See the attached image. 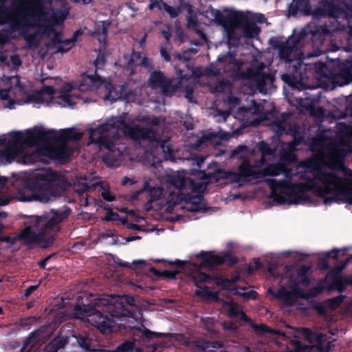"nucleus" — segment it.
<instances>
[{
  "mask_svg": "<svg viewBox=\"0 0 352 352\" xmlns=\"http://www.w3.org/2000/svg\"><path fill=\"white\" fill-rule=\"evenodd\" d=\"M10 138L7 139L5 135L0 137V146H3L1 155L5 157L7 161L14 160L21 151V145L28 147L47 144L51 141L69 142L78 141L82 137V133L75 131L73 128L60 129L58 136L54 129L45 130L40 127L34 131L28 129L25 135L21 131L12 132Z\"/></svg>",
  "mask_w": 352,
  "mask_h": 352,
  "instance_id": "1",
  "label": "nucleus"
},
{
  "mask_svg": "<svg viewBox=\"0 0 352 352\" xmlns=\"http://www.w3.org/2000/svg\"><path fill=\"white\" fill-rule=\"evenodd\" d=\"M126 113L111 117L107 121L95 129L89 130V142L96 143L102 148H104L113 155H120L122 151L118 148L116 142L119 140V131L134 140L150 139L153 131L148 128L140 125L132 126L126 123Z\"/></svg>",
  "mask_w": 352,
  "mask_h": 352,
  "instance_id": "2",
  "label": "nucleus"
},
{
  "mask_svg": "<svg viewBox=\"0 0 352 352\" xmlns=\"http://www.w3.org/2000/svg\"><path fill=\"white\" fill-rule=\"evenodd\" d=\"M72 213L69 207L65 206L63 209H51L49 212L38 216H31L25 221L27 225L16 239L23 243L30 245L45 241L52 244L55 234L59 231L60 224L66 220Z\"/></svg>",
  "mask_w": 352,
  "mask_h": 352,
  "instance_id": "3",
  "label": "nucleus"
},
{
  "mask_svg": "<svg viewBox=\"0 0 352 352\" xmlns=\"http://www.w3.org/2000/svg\"><path fill=\"white\" fill-rule=\"evenodd\" d=\"M80 296L78 297V303L74 308V315L77 318H86L87 322L96 327L102 333L112 331L114 321L109 317L121 318L122 317L134 318V312L124 305L117 306L109 305V300L102 298L96 300L94 305L80 304Z\"/></svg>",
  "mask_w": 352,
  "mask_h": 352,
  "instance_id": "4",
  "label": "nucleus"
},
{
  "mask_svg": "<svg viewBox=\"0 0 352 352\" xmlns=\"http://www.w3.org/2000/svg\"><path fill=\"white\" fill-rule=\"evenodd\" d=\"M23 201L42 203L60 197L65 191V181L50 168L38 170L24 183Z\"/></svg>",
  "mask_w": 352,
  "mask_h": 352,
  "instance_id": "5",
  "label": "nucleus"
},
{
  "mask_svg": "<svg viewBox=\"0 0 352 352\" xmlns=\"http://www.w3.org/2000/svg\"><path fill=\"white\" fill-rule=\"evenodd\" d=\"M217 61L223 66H236V69L231 73L232 79L234 81L243 80L245 85H248L251 89L258 90L261 93H265L266 85L273 81V76L270 74L265 73L260 69L248 68L246 71H242L241 63L236 59L234 54L230 52L219 55Z\"/></svg>",
  "mask_w": 352,
  "mask_h": 352,
  "instance_id": "6",
  "label": "nucleus"
},
{
  "mask_svg": "<svg viewBox=\"0 0 352 352\" xmlns=\"http://www.w3.org/2000/svg\"><path fill=\"white\" fill-rule=\"evenodd\" d=\"M268 184L272 189L279 188L282 192L286 193L289 198V204H298L302 201L309 199V197L305 195L307 192H314L318 197H323L327 195L329 186H321L314 179L310 180V183H292L289 181H277L272 179L269 180Z\"/></svg>",
  "mask_w": 352,
  "mask_h": 352,
  "instance_id": "7",
  "label": "nucleus"
},
{
  "mask_svg": "<svg viewBox=\"0 0 352 352\" xmlns=\"http://www.w3.org/2000/svg\"><path fill=\"white\" fill-rule=\"evenodd\" d=\"M310 269V266L301 265L297 268L295 274H289L288 283L291 291H288L285 287L280 285L276 292H273L271 289L268 292L272 293L275 298L283 300L284 305L287 306L294 305L298 298L307 299L313 295H305L298 285L301 284L304 286L309 285L310 278L308 274Z\"/></svg>",
  "mask_w": 352,
  "mask_h": 352,
  "instance_id": "8",
  "label": "nucleus"
},
{
  "mask_svg": "<svg viewBox=\"0 0 352 352\" xmlns=\"http://www.w3.org/2000/svg\"><path fill=\"white\" fill-rule=\"evenodd\" d=\"M250 148L245 145H239L234 148L230 154L231 158H236L242 160L239 166V177L259 179L262 177L261 170H254L249 161Z\"/></svg>",
  "mask_w": 352,
  "mask_h": 352,
  "instance_id": "9",
  "label": "nucleus"
},
{
  "mask_svg": "<svg viewBox=\"0 0 352 352\" xmlns=\"http://www.w3.org/2000/svg\"><path fill=\"white\" fill-rule=\"evenodd\" d=\"M305 167L309 171L305 170L300 173V178L310 183V180L321 182V186H329L334 173L327 172L323 167L315 160H309L305 163Z\"/></svg>",
  "mask_w": 352,
  "mask_h": 352,
  "instance_id": "10",
  "label": "nucleus"
},
{
  "mask_svg": "<svg viewBox=\"0 0 352 352\" xmlns=\"http://www.w3.org/2000/svg\"><path fill=\"white\" fill-rule=\"evenodd\" d=\"M197 257L201 259L200 267L210 269L223 264L231 267L239 261L238 258L233 256L230 251L223 252L219 255H214L211 252L201 251Z\"/></svg>",
  "mask_w": 352,
  "mask_h": 352,
  "instance_id": "11",
  "label": "nucleus"
},
{
  "mask_svg": "<svg viewBox=\"0 0 352 352\" xmlns=\"http://www.w3.org/2000/svg\"><path fill=\"white\" fill-rule=\"evenodd\" d=\"M301 333L302 338L311 344L316 343L320 352H331L336 340L332 338L333 333H314L308 328H302Z\"/></svg>",
  "mask_w": 352,
  "mask_h": 352,
  "instance_id": "12",
  "label": "nucleus"
},
{
  "mask_svg": "<svg viewBox=\"0 0 352 352\" xmlns=\"http://www.w3.org/2000/svg\"><path fill=\"white\" fill-rule=\"evenodd\" d=\"M352 261V255L347 257L344 262H341L338 266H336L333 270L332 283L330 289H335L340 293L346 291V285H352V276H340V273L346 267V266Z\"/></svg>",
  "mask_w": 352,
  "mask_h": 352,
  "instance_id": "13",
  "label": "nucleus"
},
{
  "mask_svg": "<svg viewBox=\"0 0 352 352\" xmlns=\"http://www.w3.org/2000/svg\"><path fill=\"white\" fill-rule=\"evenodd\" d=\"M148 83L153 89L160 88L162 94L166 96H171L175 91L172 80L166 78L164 73L160 70H155L151 73Z\"/></svg>",
  "mask_w": 352,
  "mask_h": 352,
  "instance_id": "14",
  "label": "nucleus"
},
{
  "mask_svg": "<svg viewBox=\"0 0 352 352\" xmlns=\"http://www.w3.org/2000/svg\"><path fill=\"white\" fill-rule=\"evenodd\" d=\"M331 192H338V194H341V196H342V198H341L342 202L352 205V190L348 188L346 186V180L344 178L338 176L336 173H334L329 186L327 195H329Z\"/></svg>",
  "mask_w": 352,
  "mask_h": 352,
  "instance_id": "15",
  "label": "nucleus"
},
{
  "mask_svg": "<svg viewBox=\"0 0 352 352\" xmlns=\"http://www.w3.org/2000/svg\"><path fill=\"white\" fill-rule=\"evenodd\" d=\"M270 44L276 50H278L280 59L285 63H291L294 60L293 54L296 52V43L292 45H289V41L283 42L276 38L270 39Z\"/></svg>",
  "mask_w": 352,
  "mask_h": 352,
  "instance_id": "16",
  "label": "nucleus"
},
{
  "mask_svg": "<svg viewBox=\"0 0 352 352\" xmlns=\"http://www.w3.org/2000/svg\"><path fill=\"white\" fill-rule=\"evenodd\" d=\"M102 85L104 86L105 91L104 99L110 101L111 103L119 100L126 99L127 97L126 87L124 85H117L103 79Z\"/></svg>",
  "mask_w": 352,
  "mask_h": 352,
  "instance_id": "17",
  "label": "nucleus"
},
{
  "mask_svg": "<svg viewBox=\"0 0 352 352\" xmlns=\"http://www.w3.org/2000/svg\"><path fill=\"white\" fill-rule=\"evenodd\" d=\"M102 82L103 78L95 70L94 74L82 73L80 75L78 87L81 92H86L97 89L102 85Z\"/></svg>",
  "mask_w": 352,
  "mask_h": 352,
  "instance_id": "18",
  "label": "nucleus"
},
{
  "mask_svg": "<svg viewBox=\"0 0 352 352\" xmlns=\"http://www.w3.org/2000/svg\"><path fill=\"white\" fill-rule=\"evenodd\" d=\"M235 21L237 23L239 29L242 31L243 36L248 38H256L261 32V28L256 23L243 14L236 16Z\"/></svg>",
  "mask_w": 352,
  "mask_h": 352,
  "instance_id": "19",
  "label": "nucleus"
},
{
  "mask_svg": "<svg viewBox=\"0 0 352 352\" xmlns=\"http://www.w3.org/2000/svg\"><path fill=\"white\" fill-rule=\"evenodd\" d=\"M297 65H294L295 72L298 74L300 79L304 78V74L307 72L314 71L316 73L324 74L327 69V65L324 63L318 61L314 63H305L301 59L297 60Z\"/></svg>",
  "mask_w": 352,
  "mask_h": 352,
  "instance_id": "20",
  "label": "nucleus"
},
{
  "mask_svg": "<svg viewBox=\"0 0 352 352\" xmlns=\"http://www.w3.org/2000/svg\"><path fill=\"white\" fill-rule=\"evenodd\" d=\"M166 182L170 186L174 187L179 191L194 188L195 183L190 177H186L179 173L168 175Z\"/></svg>",
  "mask_w": 352,
  "mask_h": 352,
  "instance_id": "21",
  "label": "nucleus"
},
{
  "mask_svg": "<svg viewBox=\"0 0 352 352\" xmlns=\"http://www.w3.org/2000/svg\"><path fill=\"white\" fill-rule=\"evenodd\" d=\"M318 11L322 15L336 18L342 13V10L333 0H325L320 3Z\"/></svg>",
  "mask_w": 352,
  "mask_h": 352,
  "instance_id": "22",
  "label": "nucleus"
},
{
  "mask_svg": "<svg viewBox=\"0 0 352 352\" xmlns=\"http://www.w3.org/2000/svg\"><path fill=\"white\" fill-rule=\"evenodd\" d=\"M23 18L15 19L12 11L7 7H3L0 10V23H10L13 29L21 30L25 25H22Z\"/></svg>",
  "mask_w": 352,
  "mask_h": 352,
  "instance_id": "23",
  "label": "nucleus"
},
{
  "mask_svg": "<svg viewBox=\"0 0 352 352\" xmlns=\"http://www.w3.org/2000/svg\"><path fill=\"white\" fill-rule=\"evenodd\" d=\"M324 166L333 170H343L345 169L344 159L341 155L333 153L324 161Z\"/></svg>",
  "mask_w": 352,
  "mask_h": 352,
  "instance_id": "24",
  "label": "nucleus"
},
{
  "mask_svg": "<svg viewBox=\"0 0 352 352\" xmlns=\"http://www.w3.org/2000/svg\"><path fill=\"white\" fill-rule=\"evenodd\" d=\"M26 2L29 3L28 6L22 5L19 6L17 9L22 8L25 10L27 9L25 11L27 17L32 19L35 14H43V10L41 0H24L23 4H25Z\"/></svg>",
  "mask_w": 352,
  "mask_h": 352,
  "instance_id": "25",
  "label": "nucleus"
},
{
  "mask_svg": "<svg viewBox=\"0 0 352 352\" xmlns=\"http://www.w3.org/2000/svg\"><path fill=\"white\" fill-rule=\"evenodd\" d=\"M309 2L307 0H293L290 3L288 12L291 16H296L299 12L309 14Z\"/></svg>",
  "mask_w": 352,
  "mask_h": 352,
  "instance_id": "26",
  "label": "nucleus"
},
{
  "mask_svg": "<svg viewBox=\"0 0 352 352\" xmlns=\"http://www.w3.org/2000/svg\"><path fill=\"white\" fill-rule=\"evenodd\" d=\"M189 201L186 202L184 208L188 211L192 212H206L207 210L205 206H201V201L203 199V196L201 195L190 197L189 198Z\"/></svg>",
  "mask_w": 352,
  "mask_h": 352,
  "instance_id": "27",
  "label": "nucleus"
},
{
  "mask_svg": "<svg viewBox=\"0 0 352 352\" xmlns=\"http://www.w3.org/2000/svg\"><path fill=\"white\" fill-rule=\"evenodd\" d=\"M239 28L237 23L232 24L226 28L228 43L230 45L237 47L240 43L241 35L236 31Z\"/></svg>",
  "mask_w": 352,
  "mask_h": 352,
  "instance_id": "28",
  "label": "nucleus"
},
{
  "mask_svg": "<svg viewBox=\"0 0 352 352\" xmlns=\"http://www.w3.org/2000/svg\"><path fill=\"white\" fill-rule=\"evenodd\" d=\"M135 329L140 333V338L146 341H150L155 338H166L167 334L164 333H158L152 331L148 329H146L144 326L135 327Z\"/></svg>",
  "mask_w": 352,
  "mask_h": 352,
  "instance_id": "29",
  "label": "nucleus"
},
{
  "mask_svg": "<svg viewBox=\"0 0 352 352\" xmlns=\"http://www.w3.org/2000/svg\"><path fill=\"white\" fill-rule=\"evenodd\" d=\"M230 173L223 169L217 168L212 173H205L204 178L208 179L210 182H218L221 179H228Z\"/></svg>",
  "mask_w": 352,
  "mask_h": 352,
  "instance_id": "30",
  "label": "nucleus"
},
{
  "mask_svg": "<svg viewBox=\"0 0 352 352\" xmlns=\"http://www.w3.org/2000/svg\"><path fill=\"white\" fill-rule=\"evenodd\" d=\"M52 158L66 162L69 159V153L66 147L54 148L51 151Z\"/></svg>",
  "mask_w": 352,
  "mask_h": 352,
  "instance_id": "31",
  "label": "nucleus"
},
{
  "mask_svg": "<svg viewBox=\"0 0 352 352\" xmlns=\"http://www.w3.org/2000/svg\"><path fill=\"white\" fill-rule=\"evenodd\" d=\"M160 148L164 154L166 160H173L175 158V153L169 139L162 140L160 142Z\"/></svg>",
  "mask_w": 352,
  "mask_h": 352,
  "instance_id": "32",
  "label": "nucleus"
},
{
  "mask_svg": "<svg viewBox=\"0 0 352 352\" xmlns=\"http://www.w3.org/2000/svg\"><path fill=\"white\" fill-rule=\"evenodd\" d=\"M346 298V296L340 294L336 297L328 298L324 301V304L332 309H336L340 306Z\"/></svg>",
  "mask_w": 352,
  "mask_h": 352,
  "instance_id": "33",
  "label": "nucleus"
},
{
  "mask_svg": "<svg viewBox=\"0 0 352 352\" xmlns=\"http://www.w3.org/2000/svg\"><path fill=\"white\" fill-rule=\"evenodd\" d=\"M193 279L195 285L199 289L202 288L201 285H200L201 283H210L212 280L210 275L202 272H199L195 274L193 276Z\"/></svg>",
  "mask_w": 352,
  "mask_h": 352,
  "instance_id": "34",
  "label": "nucleus"
},
{
  "mask_svg": "<svg viewBox=\"0 0 352 352\" xmlns=\"http://www.w3.org/2000/svg\"><path fill=\"white\" fill-rule=\"evenodd\" d=\"M283 166L279 164L271 165L264 170H261L263 172L262 177L270 175V176H276L278 175L283 169Z\"/></svg>",
  "mask_w": 352,
  "mask_h": 352,
  "instance_id": "35",
  "label": "nucleus"
},
{
  "mask_svg": "<svg viewBox=\"0 0 352 352\" xmlns=\"http://www.w3.org/2000/svg\"><path fill=\"white\" fill-rule=\"evenodd\" d=\"M339 74L340 76L349 79L352 78V61L347 60L346 63L340 65Z\"/></svg>",
  "mask_w": 352,
  "mask_h": 352,
  "instance_id": "36",
  "label": "nucleus"
},
{
  "mask_svg": "<svg viewBox=\"0 0 352 352\" xmlns=\"http://www.w3.org/2000/svg\"><path fill=\"white\" fill-rule=\"evenodd\" d=\"M156 276L164 277L169 279H176L177 275L179 273L177 270H164L159 271L155 268L151 270Z\"/></svg>",
  "mask_w": 352,
  "mask_h": 352,
  "instance_id": "37",
  "label": "nucleus"
},
{
  "mask_svg": "<svg viewBox=\"0 0 352 352\" xmlns=\"http://www.w3.org/2000/svg\"><path fill=\"white\" fill-rule=\"evenodd\" d=\"M258 149L261 152L262 157L272 155L274 153V150L265 141H261L258 143Z\"/></svg>",
  "mask_w": 352,
  "mask_h": 352,
  "instance_id": "38",
  "label": "nucleus"
},
{
  "mask_svg": "<svg viewBox=\"0 0 352 352\" xmlns=\"http://www.w3.org/2000/svg\"><path fill=\"white\" fill-rule=\"evenodd\" d=\"M330 34L331 31L326 25H319L316 27L314 31L312 32V35L314 38L318 36V34H320V38L321 39H325V37L330 35Z\"/></svg>",
  "mask_w": 352,
  "mask_h": 352,
  "instance_id": "39",
  "label": "nucleus"
},
{
  "mask_svg": "<svg viewBox=\"0 0 352 352\" xmlns=\"http://www.w3.org/2000/svg\"><path fill=\"white\" fill-rule=\"evenodd\" d=\"M232 84L227 79H223L219 80L215 85V91L218 93H225L227 91H230Z\"/></svg>",
  "mask_w": 352,
  "mask_h": 352,
  "instance_id": "40",
  "label": "nucleus"
},
{
  "mask_svg": "<svg viewBox=\"0 0 352 352\" xmlns=\"http://www.w3.org/2000/svg\"><path fill=\"white\" fill-rule=\"evenodd\" d=\"M287 124L283 123V121L275 119L272 122V128L278 135H281L287 133Z\"/></svg>",
  "mask_w": 352,
  "mask_h": 352,
  "instance_id": "41",
  "label": "nucleus"
},
{
  "mask_svg": "<svg viewBox=\"0 0 352 352\" xmlns=\"http://www.w3.org/2000/svg\"><path fill=\"white\" fill-rule=\"evenodd\" d=\"M292 138L293 140L288 144V147L291 150H295L298 145L303 143L305 141V136L300 131L292 136Z\"/></svg>",
  "mask_w": 352,
  "mask_h": 352,
  "instance_id": "42",
  "label": "nucleus"
},
{
  "mask_svg": "<svg viewBox=\"0 0 352 352\" xmlns=\"http://www.w3.org/2000/svg\"><path fill=\"white\" fill-rule=\"evenodd\" d=\"M107 62V55L104 52L102 51H99L98 54L94 61V65L95 67V70L98 72V69H101L104 66Z\"/></svg>",
  "mask_w": 352,
  "mask_h": 352,
  "instance_id": "43",
  "label": "nucleus"
},
{
  "mask_svg": "<svg viewBox=\"0 0 352 352\" xmlns=\"http://www.w3.org/2000/svg\"><path fill=\"white\" fill-rule=\"evenodd\" d=\"M162 10L165 11L171 19L177 17L181 12V10L179 7H173L166 3H163Z\"/></svg>",
  "mask_w": 352,
  "mask_h": 352,
  "instance_id": "44",
  "label": "nucleus"
},
{
  "mask_svg": "<svg viewBox=\"0 0 352 352\" xmlns=\"http://www.w3.org/2000/svg\"><path fill=\"white\" fill-rule=\"evenodd\" d=\"M62 41L58 34L54 36L52 39L53 47L55 49V53H64L68 52V49H65L62 45Z\"/></svg>",
  "mask_w": 352,
  "mask_h": 352,
  "instance_id": "45",
  "label": "nucleus"
},
{
  "mask_svg": "<svg viewBox=\"0 0 352 352\" xmlns=\"http://www.w3.org/2000/svg\"><path fill=\"white\" fill-rule=\"evenodd\" d=\"M25 39L29 47H37L40 43L38 34L36 32L26 35Z\"/></svg>",
  "mask_w": 352,
  "mask_h": 352,
  "instance_id": "46",
  "label": "nucleus"
},
{
  "mask_svg": "<svg viewBox=\"0 0 352 352\" xmlns=\"http://www.w3.org/2000/svg\"><path fill=\"white\" fill-rule=\"evenodd\" d=\"M134 347L133 342L126 340L119 344L113 351V352H129Z\"/></svg>",
  "mask_w": 352,
  "mask_h": 352,
  "instance_id": "47",
  "label": "nucleus"
},
{
  "mask_svg": "<svg viewBox=\"0 0 352 352\" xmlns=\"http://www.w3.org/2000/svg\"><path fill=\"white\" fill-rule=\"evenodd\" d=\"M103 208L107 211V214L104 217V220L107 221H118L120 219V215L114 212L109 206L105 205Z\"/></svg>",
  "mask_w": 352,
  "mask_h": 352,
  "instance_id": "48",
  "label": "nucleus"
},
{
  "mask_svg": "<svg viewBox=\"0 0 352 352\" xmlns=\"http://www.w3.org/2000/svg\"><path fill=\"white\" fill-rule=\"evenodd\" d=\"M349 250V248H344L342 250L338 249H334L333 251H331V256L330 258L335 260L337 263H338V266L340 265V263L342 261H339V257L340 256H344L346 254V252Z\"/></svg>",
  "mask_w": 352,
  "mask_h": 352,
  "instance_id": "49",
  "label": "nucleus"
},
{
  "mask_svg": "<svg viewBox=\"0 0 352 352\" xmlns=\"http://www.w3.org/2000/svg\"><path fill=\"white\" fill-rule=\"evenodd\" d=\"M331 192V194H332ZM335 195L331 197H327L325 195L322 198L324 199V203L326 205H331L333 203H340L342 202L341 194H338V192H333Z\"/></svg>",
  "mask_w": 352,
  "mask_h": 352,
  "instance_id": "50",
  "label": "nucleus"
},
{
  "mask_svg": "<svg viewBox=\"0 0 352 352\" xmlns=\"http://www.w3.org/2000/svg\"><path fill=\"white\" fill-rule=\"evenodd\" d=\"M331 192V194H332ZM335 195L331 197H327L325 195L322 198L324 199V203L326 205H331L333 203H340L342 202L341 194H338V192H333Z\"/></svg>",
  "mask_w": 352,
  "mask_h": 352,
  "instance_id": "51",
  "label": "nucleus"
},
{
  "mask_svg": "<svg viewBox=\"0 0 352 352\" xmlns=\"http://www.w3.org/2000/svg\"><path fill=\"white\" fill-rule=\"evenodd\" d=\"M276 189H278V188H276L275 189L272 188V197H273L274 201L279 204H285L286 202H287V198L282 195V192H281V193H276L275 192V190ZM278 189H280V188H278ZM283 194H284V193L283 192ZM285 194L287 195L286 193H285ZM289 201V200L288 201V202Z\"/></svg>",
  "mask_w": 352,
  "mask_h": 352,
  "instance_id": "52",
  "label": "nucleus"
},
{
  "mask_svg": "<svg viewBox=\"0 0 352 352\" xmlns=\"http://www.w3.org/2000/svg\"><path fill=\"white\" fill-rule=\"evenodd\" d=\"M195 346L199 349L201 351H210L209 349L210 348V342L201 340V341H196L194 343Z\"/></svg>",
  "mask_w": 352,
  "mask_h": 352,
  "instance_id": "53",
  "label": "nucleus"
},
{
  "mask_svg": "<svg viewBox=\"0 0 352 352\" xmlns=\"http://www.w3.org/2000/svg\"><path fill=\"white\" fill-rule=\"evenodd\" d=\"M251 327L256 331L261 333H267L272 332V329H270L266 324H257L252 323V324H251Z\"/></svg>",
  "mask_w": 352,
  "mask_h": 352,
  "instance_id": "54",
  "label": "nucleus"
},
{
  "mask_svg": "<svg viewBox=\"0 0 352 352\" xmlns=\"http://www.w3.org/2000/svg\"><path fill=\"white\" fill-rule=\"evenodd\" d=\"M331 252L325 253V256L321 258L319 261V265L322 270H327L329 269V259L330 258Z\"/></svg>",
  "mask_w": 352,
  "mask_h": 352,
  "instance_id": "55",
  "label": "nucleus"
},
{
  "mask_svg": "<svg viewBox=\"0 0 352 352\" xmlns=\"http://www.w3.org/2000/svg\"><path fill=\"white\" fill-rule=\"evenodd\" d=\"M90 189V186L87 183H82L76 187L75 191L80 195L83 196Z\"/></svg>",
  "mask_w": 352,
  "mask_h": 352,
  "instance_id": "56",
  "label": "nucleus"
},
{
  "mask_svg": "<svg viewBox=\"0 0 352 352\" xmlns=\"http://www.w3.org/2000/svg\"><path fill=\"white\" fill-rule=\"evenodd\" d=\"M41 91L42 92L43 96H50L51 100H52L54 99V95L56 93V89L53 86H44Z\"/></svg>",
  "mask_w": 352,
  "mask_h": 352,
  "instance_id": "57",
  "label": "nucleus"
},
{
  "mask_svg": "<svg viewBox=\"0 0 352 352\" xmlns=\"http://www.w3.org/2000/svg\"><path fill=\"white\" fill-rule=\"evenodd\" d=\"M206 72L209 76L214 77H217L221 74V69L213 65H211L209 67H208L206 69Z\"/></svg>",
  "mask_w": 352,
  "mask_h": 352,
  "instance_id": "58",
  "label": "nucleus"
},
{
  "mask_svg": "<svg viewBox=\"0 0 352 352\" xmlns=\"http://www.w3.org/2000/svg\"><path fill=\"white\" fill-rule=\"evenodd\" d=\"M240 311L236 304H232L228 311V314L230 318H236L239 316Z\"/></svg>",
  "mask_w": 352,
  "mask_h": 352,
  "instance_id": "59",
  "label": "nucleus"
},
{
  "mask_svg": "<svg viewBox=\"0 0 352 352\" xmlns=\"http://www.w3.org/2000/svg\"><path fill=\"white\" fill-rule=\"evenodd\" d=\"M139 65L146 69H148V70H151L153 69L152 60L146 56H144L142 58V60L139 63Z\"/></svg>",
  "mask_w": 352,
  "mask_h": 352,
  "instance_id": "60",
  "label": "nucleus"
},
{
  "mask_svg": "<svg viewBox=\"0 0 352 352\" xmlns=\"http://www.w3.org/2000/svg\"><path fill=\"white\" fill-rule=\"evenodd\" d=\"M113 262L117 265V266L120 267H125L129 269H133V265L128 262H125L122 261L119 257L115 256L113 257Z\"/></svg>",
  "mask_w": 352,
  "mask_h": 352,
  "instance_id": "61",
  "label": "nucleus"
},
{
  "mask_svg": "<svg viewBox=\"0 0 352 352\" xmlns=\"http://www.w3.org/2000/svg\"><path fill=\"white\" fill-rule=\"evenodd\" d=\"M59 349L63 348L67 344L66 340L61 336H56L51 340Z\"/></svg>",
  "mask_w": 352,
  "mask_h": 352,
  "instance_id": "62",
  "label": "nucleus"
},
{
  "mask_svg": "<svg viewBox=\"0 0 352 352\" xmlns=\"http://www.w3.org/2000/svg\"><path fill=\"white\" fill-rule=\"evenodd\" d=\"M101 197L107 201H113L116 200V196L114 195H113L109 190L108 189H106V190H104V191H102L101 192Z\"/></svg>",
  "mask_w": 352,
  "mask_h": 352,
  "instance_id": "63",
  "label": "nucleus"
},
{
  "mask_svg": "<svg viewBox=\"0 0 352 352\" xmlns=\"http://www.w3.org/2000/svg\"><path fill=\"white\" fill-rule=\"evenodd\" d=\"M151 3L148 5L149 10H153L157 8L160 10H162L163 8V0H150Z\"/></svg>",
  "mask_w": 352,
  "mask_h": 352,
  "instance_id": "64",
  "label": "nucleus"
}]
</instances>
